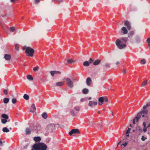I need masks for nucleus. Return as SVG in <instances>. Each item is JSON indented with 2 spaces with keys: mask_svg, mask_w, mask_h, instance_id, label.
<instances>
[{
  "mask_svg": "<svg viewBox=\"0 0 150 150\" xmlns=\"http://www.w3.org/2000/svg\"><path fill=\"white\" fill-rule=\"evenodd\" d=\"M66 81L69 87L70 88L73 87V83L69 78H67L66 79Z\"/></svg>",
  "mask_w": 150,
  "mask_h": 150,
  "instance_id": "nucleus-5",
  "label": "nucleus"
},
{
  "mask_svg": "<svg viewBox=\"0 0 150 150\" xmlns=\"http://www.w3.org/2000/svg\"><path fill=\"white\" fill-rule=\"evenodd\" d=\"M149 106H150V101L149 102L148 104H147L146 105L143 106V108L144 109H145V108H146L147 107H148Z\"/></svg>",
  "mask_w": 150,
  "mask_h": 150,
  "instance_id": "nucleus-40",
  "label": "nucleus"
},
{
  "mask_svg": "<svg viewBox=\"0 0 150 150\" xmlns=\"http://www.w3.org/2000/svg\"><path fill=\"white\" fill-rule=\"evenodd\" d=\"M50 74L52 76H53L54 74H60L61 72L60 71H52L50 72Z\"/></svg>",
  "mask_w": 150,
  "mask_h": 150,
  "instance_id": "nucleus-11",
  "label": "nucleus"
},
{
  "mask_svg": "<svg viewBox=\"0 0 150 150\" xmlns=\"http://www.w3.org/2000/svg\"><path fill=\"white\" fill-rule=\"evenodd\" d=\"M150 127V123L148 125L147 127Z\"/></svg>",
  "mask_w": 150,
  "mask_h": 150,
  "instance_id": "nucleus-64",
  "label": "nucleus"
},
{
  "mask_svg": "<svg viewBox=\"0 0 150 150\" xmlns=\"http://www.w3.org/2000/svg\"><path fill=\"white\" fill-rule=\"evenodd\" d=\"M89 90L87 88L84 89L82 91L83 93L84 94H86L88 92Z\"/></svg>",
  "mask_w": 150,
  "mask_h": 150,
  "instance_id": "nucleus-26",
  "label": "nucleus"
},
{
  "mask_svg": "<svg viewBox=\"0 0 150 150\" xmlns=\"http://www.w3.org/2000/svg\"><path fill=\"white\" fill-rule=\"evenodd\" d=\"M134 34V32L133 31H131L129 32V33H128V37H130L132 36H133Z\"/></svg>",
  "mask_w": 150,
  "mask_h": 150,
  "instance_id": "nucleus-22",
  "label": "nucleus"
},
{
  "mask_svg": "<svg viewBox=\"0 0 150 150\" xmlns=\"http://www.w3.org/2000/svg\"><path fill=\"white\" fill-rule=\"evenodd\" d=\"M80 133L79 130L78 129H73L70 132L69 134L70 136H71L72 134H79Z\"/></svg>",
  "mask_w": 150,
  "mask_h": 150,
  "instance_id": "nucleus-7",
  "label": "nucleus"
},
{
  "mask_svg": "<svg viewBox=\"0 0 150 150\" xmlns=\"http://www.w3.org/2000/svg\"><path fill=\"white\" fill-rule=\"evenodd\" d=\"M12 103L13 104H15L17 102V100L16 98H13L11 100Z\"/></svg>",
  "mask_w": 150,
  "mask_h": 150,
  "instance_id": "nucleus-34",
  "label": "nucleus"
},
{
  "mask_svg": "<svg viewBox=\"0 0 150 150\" xmlns=\"http://www.w3.org/2000/svg\"><path fill=\"white\" fill-rule=\"evenodd\" d=\"M9 29H10V30L11 32H14L16 30V29H15V28L13 27H10Z\"/></svg>",
  "mask_w": 150,
  "mask_h": 150,
  "instance_id": "nucleus-37",
  "label": "nucleus"
},
{
  "mask_svg": "<svg viewBox=\"0 0 150 150\" xmlns=\"http://www.w3.org/2000/svg\"><path fill=\"white\" fill-rule=\"evenodd\" d=\"M116 64L117 65L120 64V62H119L117 61V62H116Z\"/></svg>",
  "mask_w": 150,
  "mask_h": 150,
  "instance_id": "nucleus-57",
  "label": "nucleus"
},
{
  "mask_svg": "<svg viewBox=\"0 0 150 150\" xmlns=\"http://www.w3.org/2000/svg\"><path fill=\"white\" fill-rule=\"evenodd\" d=\"M33 140L35 142H38L41 140V138L40 137H35L33 138Z\"/></svg>",
  "mask_w": 150,
  "mask_h": 150,
  "instance_id": "nucleus-16",
  "label": "nucleus"
},
{
  "mask_svg": "<svg viewBox=\"0 0 150 150\" xmlns=\"http://www.w3.org/2000/svg\"><path fill=\"white\" fill-rule=\"evenodd\" d=\"M110 66V64L109 63H106L105 64V67L106 68H109Z\"/></svg>",
  "mask_w": 150,
  "mask_h": 150,
  "instance_id": "nucleus-38",
  "label": "nucleus"
},
{
  "mask_svg": "<svg viewBox=\"0 0 150 150\" xmlns=\"http://www.w3.org/2000/svg\"><path fill=\"white\" fill-rule=\"evenodd\" d=\"M32 110H30V112H34L36 110V108L35 107V105L34 104H32L31 106Z\"/></svg>",
  "mask_w": 150,
  "mask_h": 150,
  "instance_id": "nucleus-17",
  "label": "nucleus"
},
{
  "mask_svg": "<svg viewBox=\"0 0 150 150\" xmlns=\"http://www.w3.org/2000/svg\"><path fill=\"white\" fill-rule=\"evenodd\" d=\"M1 117L2 118H4V119H8V115L5 114H3Z\"/></svg>",
  "mask_w": 150,
  "mask_h": 150,
  "instance_id": "nucleus-21",
  "label": "nucleus"
},
{
  "mask_svg": "<svg viewBox=\"0 0 150 150\" xmlns=\"http://www.w3.org/2000/svg\"><path fill=\"white\" fill-rule=\"evenodd\" d=\"M146 41L148 44L150 43V38H148L146 40Z\"/></svg>",
  "mask_w": 150,
  "mask_h": 150,
  "instance_id": "nucleus-51",
  "label": "nucleus"
},
{
  "mask_svg": "<svg viewBox=\"0 0 150 150\" xmlns=\"http://www.w3.org/2000/svg\"><path fill=\"white\" fill-rule=\"evenodd\" d=\"M98 100L99 101L98 104L99 105H101L103 104V102L104 100V98L103 97H101L98 98Z\"/></svg>",
  "mask_w": 150,
  "mask_h": 150,
  "instance_id": "nucleus-12",
  "label": "nucleus"
},
{
  "mask_svg": "<svg viewBox=\"0 0 150 150\" xmlns=\"http://www.w3.org/2000/svg\"><path fill=\"white\" fill-rule=\"evenodd\" d=\"M67 62L69 64H72L75 62V61L72 59H68L67 60Z\"/></svg>",
  "mask_w": 150,
  "mask_h": 150,
  "instance_id": "nucleus-28",
  "label": "nucleus"
},
{
  "mask_svg": "<svg viewBox=\"0 0 150 150\" xmlns=\"http://www.w3.org/2000/svg\"><path fill=\"white\" fill-rule=\"evenodd\" d=\"M7 119H3L1 120V122L4 124H6L7 122Z\"/></svg>",
  "mask_w": 150,
  "mask_h": 150,
  "instance_id": "nucleus-35",
  "label": "nucleus"
},
{
  "mask_svg": "<svg viewBox=\"0 0 150 150\" xmlns=\"http://www.w3.org/2000/svg\"><path fill=\"white\" fill-rule=\"evenodd\" d=\"M42 116L44 119H46L47 117V114L46 112L43 113L42 115Z\"/></svg>",
  "mask_w": 150,
  "mask_h": 150,
  "instance_id": "nucleus-31",
  "label": "nucleus"
},
{
  "mask_svg": "<svg viewBox=\"0 0 150 150\" xmlns=\"http://www.w3.org/2000/svg\"><path fill=\"white\" fill-rule=\"evenodd\" d=\"M104 101L105 102H107L108 101V98H107L106 97H105L104 98Z\"/></svg>",
  "mask_w": 150,
  "mask_h": 150,
  "instance_id": "nucleus-48",
  "label": "nucleus"
},
{
  "mask_svg": "<svg viewBox=\"0 0 150 150\" xmlns=\"http://www.w3.org/2000/svg\"><path fill=\"white\" fill-rule=\"evenodd\" d=\"M25 132L26 134H30L31 133L30 129L28 128H27L25 130Z\"/></svg>",
  "mask_w": 150,
  "mask_h": 150,
  "instance_id": "nucleus-23",
  "label": "nucleus"
},
{
  "mask_svg": "<svg viewBox=\"0 0 150 150\" xmlns=\"http://www.w3.org/2000/svg\"><path fill=\"white\" fill-rule=\"evenodd\" d=\"M23 97L24 99L26 100H28L29 98L28 96L26 94H25L24 95Z\"/></svg>",
  "mask_w": 150,
  "mask_h": 150,
  "instance_id": "nucleus-30",
  "label": "nucleus"
},
{
  "mask_svg": "<svg viewBox=\"0 0 150 150\" xmlns=\"http://www.w3.org/2000/svg\"><path fill=\"white\" fill-rule=\"evenodd\" d=\"M17 0H10L11 2L12 3H13L15 1H17Z\"/></svg>",
  "mask_w": 150,
  "mask_h": 150,
  "instance_id": "nucleus-56",
  "label": "nucleus"
},
{
  "mask_svg": "<svg viewBox=\"0 0 150 150\" xmlns=\"http://www.w3.org/2000/svg\"><path fill=\"white\" fill-rule=\"evenodd\" d=\"M91 98H91V97H89V98H88V100H91Z\"/></svg>",
  "mask_w": 150,
  "mask_h": 150,
  "instance_id": "nucleus-62",
  "label": "nucleus"
},
{
  "mask_svg": "<svg viewBox=\"0 0 150 150\" xmlns=\"http://www.w3.org/2000/svg\"><path fill=\"white\" fill-rule=\"evenodd\" d=\"M40 0H35V3H37L40 2Z\"/></svg>",
  "mask_w": 150,
  "mask_h": 150,
  "instance_id": "nucleus-59",
  "label": "nucleus"
},
{
  "mask_svg": "<svg viewBox=\"0 0 150 150\" xmlns=\"http://www.w3.org/2000/svg\"><path fill=\"white\" fill-rule=\"evenodd\" d=\"M2 131L4 132H9V130L6 127H4L2 129Z\"/></svg>",
  "mask_w": 150,
  "mask_h": 150,
  "instance_id": "nucleus-27",
  "label": "nucleus"
},
{
  "mask_svg": "<svg viewBox=\"0 0 150 150\" xmlns=\"http://www.w3.org/2000/svg\"><path fill=\"white\" fill-rule=\"evenodd\" d=\"M87 100V99L86 98H81L80 99V101L81 102H84Z\"/></svg>",
  "mask_w": 150,
  "mask_h": 150,
  "instance_id": "nucleus-39",
  "label": "nucleus"
},
{
  "mask_svg": "<svg viewBox=\"0 0 150 150\" xmlns=\"http://www.w3.org/2000/svg\"><path fill=\"white\" fill-rule=\"evenodd\" d=\"M83 64V66H89V63L88 61L84 62Z\"/></svg>",
  "mask_w": 150,
  "mask_h": 150,
  "instance_id": "nucleus-25",
  "label": "nucleus"
},
{
  "mask_svg": "<svg viewBox=\"0 0 150 150\" xmlns=\"http://www.w3.org/2000/svg\"><path fill=\"white\" fill-rule=\"evenodd\" d=\"M143 125L144 126V127H146V123L145 122H143Z\"/></svg>",
  "mask_w": 150,
  "mask_h": 150,
  "instance_id": "nucleus-54",
  "label": "nucleus"
},
{
  "mask_svg": "<svg viewBox=\"0 0 150 150\" xmlns=\"http://www.w3.org/2000/svg\"><path fill=\"white\" fill-rule=\"evenodd\" d=\"M4 93L5 95H7L8 94V91L6 89H5L4 90Z\"/></svg>",
  "mask_w": 150,
  "mask_h": 150,
  "instance_id": "nucleus-47",
  "label": "nucleus"
},
{
  "mask_svg": "<svg viewBox=\"0 0 150 150\" xmlns=\"http://www.w3.org/2000/svg\"><path fill=\"white\" fill-rule=\"evenodd\" d=\"M127 144V142H125V143H123L121 145L124 146V147H125Z\"/></svg>",
  "mask_w": 150,
  "mask_h": 150,
  "instance_id": "nucleus-50",
  "label": "nucleus"
},
{
  "mask_svg": "<svg viewBox=\"0 0 150 150\" xmlns=\"http://www.w3.org/2000/svg\"><path fill=\"white\" fill-rule=\"evenodd\" d=\"M63 82H59L57 83H56V85L57 86H62L63 85Z\"/></svg>",
  "mask_w": 150,
  "mask_h": 150,
  "instance_id": "nucleus-24",
  "label": "nucleus"
},
{
  "mask_svg": "<svg viewBox=\"0 0 150 150\" xmlns=\"http://www.w3.org/2000/svg\"><path fill=\"white\" fill-rule=\"evenodd\" d=\"M6 16V14H4V15L2 16V17H4Z\"/></svg>",
  "mask_w": 150,
  "mask_h": 150,
  "instance_id": "nucleus-60",
  "label": "nucleus"
},
{
  "mask_svg": "<svg viewBox=\"0 0 150 150\" xmlns=\"http://www.w3.org/2000/svg\"><path fill=\"white\" fill-rule=\"evenodd\" d=\"M4 145L3 142L1 141V139H0V146H2Z\"/></svg>",
  "mask_w": 150,
  "mask_h": 150,
  "instance_id": "nucleus-49",
  "label": "nucleus"
},
{
  "mask_svg": "<svg viewBox=\"0 0 150 150\" xmlns=\"http://www.w3.org/2000/svg\"><path fill=\"white\" fill-rule=\"evenodd\" d=\"M27 79L29 80H32L33 79V78L31 75H29L27 76Z\"/></svg>",
  "mask_w": 150,
  "mask_h": 150,
  "instance_id": "nucleus-29",
  "label": "nucleus"
},
{
  "mask_svg": "<svg viewBox=\"0 0 150 150\" xmlns=\"http://www.w3.org/2000/svg\"><path fill=\"white\" fill-rule=\"evenodd\" d=\"M124 25L125 27H126L127 29L130 30L131 29V25L130 23L127 21H125L124 22Z\"/></svg>",
  "mask_w": 150,
  "mask_h": 150,
  "instance_id": "nucleus-8",
  "label": "nucleus"
},
{
  "mask_svg": "<svg viewBox=\"0 0 150 150\" xmlns=\"http://www.w3.org/2000/svg\"><path fill=\"white\" fill-rule=\"evenodd\" d=\"M39 130V127L37 126H34L31 129L32 131H33L34 132L37 133Z\"/></svg>",
  "mask_w": 150,
  "mask_h": 150,
  "instance_id": "nucleus-13",
  "label": "nucleus"
},
{
  "mask_svg": "<svg viewBox=\"0 0 150 150\" xmlns=\"http://www.w3.org/2000/svg\"><path fill=\"white\" fill-rule=\"evenodd\" d=\"M89 61H90L89 63H92V62H93V59L92 58H90V59Z\"/></svg>",
  "mask_w": 150,
  "mask_h": 150,
  "instance_id": "nucleus-53",
  "label": "nucleus"
},
{
  "mask_svg": "<svg viewBox=\"0 0 150 150\" xmlns=\"http://www.w3.org/2000/svg\"><path fill=\"white\" fill-rule=\"evenodd\" d=\"M4 58L6 60H9L11 58V55L10 54H5L4 56Z\"/></svg>",
  "mask_w": 150,
  "mask_h": 150,
  "instance_id": "nucleus-14",
  "label": "nucleus"
},
{
  "mask_svg": "<svg viewBox=\"0 0 150 150\" xmlns=\"http://www.w3.org/2000/svg\"><path fill=\"white\" fill-rule=\"evenodd\" d=\"M131 129L130 128H129L128 129V130H127V131H126V132L125 133V134H128L130 133V131L131 130Z\"/></svg>",
  "mask_w": 150,
  "mask_h": 150,
  "instance_id": "nucleus-43",
  "label": "nucleus"
},
{
  "mask_svg": "<svg viewBox=\"0 0 150 150\" xmlns=\"http://www.w3.org/2000/svg\"><path fill=\"white\" fill-rule=\"evenodd\" d=\"M143 130L144 132H146L147 130V128L146 127H144L143 129Z\"/></svg>",
  "mask_w": 150,
  "mask_h": 150,
  "instance_id": "nucleus-52",
  "label": "nucleus"
},
{
  "mask_svg": "<svg viewBox=\"0 0 150 150\" xmlns=\"http://www.w3.org/2000/svg\"><path fill=\"white\" fill-rule=\"evenodd\" d=\"M38 69L39 68L38 67H36L33 69V70L35 71H36L38 70Z\"/></svg>",
  "mask_w": 150,
  "mask_h": 150,
  "instance_id": "nucleus-46",
  "label": "nucleus"
},
{
  "mask_svg": "<svg viewBox=\"0 0 150 150\" xmlns=\"http://www.w3.org/2000/svg\"><path fill=\"white\" fill-rule=\"evenodd\" d=\"M91 79L90 77H88L86 79V83L88 86H90L91 85Z\"/></svg>",
  "mask_w": 150,
  "mask_h": 150,
  "instance_id": "nucleus-15",
  "label": "nucleus"
},
{
  "mask_svg": "<svg viewBox=\"0 0 150 150\" xmlns=\"http://www.w3.org/2000/svg\"><path fill=\"white\" fill-rule=\"evenodd\" d=\"M71 115H75V113L74 111V110H71Z\"/></svg>",
  "mask_w": 150,
  "mask_h": 150,
  "instance_id": "nucleus-42",
  "label": "nucleus"
},
{
  "mask_svg": "<svg viewBox=\"0 0 150 150\" xmlns=\"http://www.w3.org/2000/svg\"><path fill=\"white\" fill-rule=\"evenodd\" d=\"M137 129L138 130L139 132L142 131V129L139 126L137 127Z\"/></svg>",
  "mask_w": 150,
  "mask_h": 150,
  "instance_id": "nucleus-44",
  "label": "nucleus"
},
{
  "mask_svg": "<svg viewBox=\"0 0 150 150\" xmlns=\"http://www.w3.org/2000/svg\"><path fill=\"white\" fill-rule=\"evenodd\" d=\"M9 101V99L8 98H5L3 99V102L5 104H7Z\"/></svg>",
  "mask_w": 150,
  "mask_h": 150,
  "instance_id": "nucleus-20",
  "label": "nucleus"
},
{
  "mask_svg": "<svg viewBox=\"0 0 150 150\" xmlns=\"http://www.w3.org/2000/svg\"><path fill=\"white\" fill-rule=\"evenodd\" d=\"M121 143V141H120L118 143V144H117V145L116 146V148L118 146V145Z\"/></svg>",
  "mask_w": 150,
  "mask_h": 150,
  "instance_id": "nucleus-61",
  "label": "nucleus"
},
{
  "mask_svg": "<svg viewBox=\"0 0 150 150\" xmlns=\"http://www.w3.org/2000/svg\"><path fill=\"white\" fill-rule=\"evenodd\" d=\"M23 50H25V52L26 53L27 56L31 57L33 56L35 50L33 48L25 46L23 47Z\"/></svg>",
  "mask_w": 150,
  "mask_h": 150,
  "instance_id": "nucleus-3",
  "label": "nucleus"
},
{
  "mask_svg": "<svg viewBox=\"0 0 150 150\" xmlns=\"http://www.w3.org/2000/svg\"><path fill=\"white\" fill-rule=\"evenodd\" d=\"M146 60L144 59H142L140 61V63L141 64H144L146 63Z\"/></svg>",
  "mask_w": 150,
  "mask_h": 150,
  "instance_id": "nucleus-33",
  "label": "nucleus"
},
{
  "mask_svg": "<svg viewBox=\"0 0 150 150\" xmlns=\"http://www.w3.org/2000/svg\"><path fill=\"white\" fill-rule=\"evenodd\" d=\"M136 121V122H137L136 121V120L135 119V118L133 120V123L134 124H135V121Z\"/></svg>",
  "mask_w": 150,
  "mask_h": 150,
  "instance_id": "nucleus-55",
  "label": "nucleus"
},
{
  "mask_svg": "<svg viewBox=\"0 0 150 150\" xmlns=\"http://www.w3.org/2000/svg\"><path fill=\"white\" fill-rule=\"evenodd\" d=\"M54 125L53 124H50L46 127V129L47 130L52 132L54 129Z\"/></svg>",
  "mask_w": 150,
  "mask_h": 150,
  "instance_id": "nucleus-6",
  "label": "nucleus"
},
{
  "mask_svg": "<svg viewBox=\"0 0 150 150\" xmlns=\"http://www.w3.org/2000/svg\"><path fill=\"white\" fill-rule=\"evenodd\" d=\"M127 40V37H122L117 39L115 41L117 47L120 50L125 49L126 46Z\"/></svg>",
  "mask_w": 150,
  "mask_h": 150,
  "instance_id": "nucleus-1",
  "label": "nucleus"
},
{
  "mask_svg": "<svg viewBox=\"0 0 150 150\" xmlns=\"http://www.w3.org/2000/svg\"><path fill=\"white\" fill-rule=\"evenodd\" d=\"M147 139L146 137H145L144 136H142V137L141 140L143 141H144Z\"/></svg>",
  "mask_w": 150,
  "mask_h": 150,
  "instance_id": "nucleus-41",
  "label": "nucleus"
},
{
  "mask_svg": "<svg viewBox=\"0 0 150 150\" xmlns=\"http://www.w3.org/2000/svg\"><path fill=\"white\" fill-rule=\"evenodd\" d=\"M97 102L95 101H90L88 103V105L90 107H93V105H96L97 104Z\"/></svg>",
  "mask_w": 150,
  "mask_h": 150,
  "instance_id": "nucleus-10",
  "label": "nucleus"
},
{
  "mask_svg": "<svg viewBox=\"0 0 150 150\" xmlns=\"http://www.w3.org/2000/svg\"><path fill=\"white\" fill-rule=\"evenodd\" d=\"M128 29L125 27L123 26L121 28V32L124 35H125L128 33Z\"/></svg>",
  "mask_w": 150,
  "mask_h": 150,
  "instance_id": "nucleus-9",
  "label": "nucleus"
},
{
  "mask_svg": "<svg viewBox=\"0 0 150 150\" xmlns=\"http://www.w3.org/2000/svg\"><path fill=\"white\" fill-rule=\"evenodd\" d=\"M101 62L100 60H97L95 61L93 63V64L94 65H97L99 64Z\"/></svg>",
  "mask_w": 150,
  "mask_h": 150,
  "instance_id": "nucleus-19",
  "label": "nucleus"
},
{
  "mask_svg": "<svg viewBox=\"0 0 150 150\" xmlns=\"http://www.w3.org/2000/svg\"><path fill=\"white\" fill-rule=\"evenodd\" d=\"M127 71L126 70H124L123 71V72L124 73H125Z\"/></svg>",
  "mask_w": 150,
  "mask_h": 150,
  "instance_id": "nucleus-58",
  "label": "nucleus"
},
{
  "mask_svg": "<svg viewBox=\"0 0 150 150\" xmlns=\"http://www.w3.org/2000/svg\"><path fill=\"white\" fill-rule=\"evenodd\" d=\"M74 109L77 111H79L80 110V108L79 107H76L74 108Z\"/></svg>",
  "mask_w": 150,
  "mask_h": 150,
  "instance_id": "nucleus-45",
  "label": "nucleus"
},
{
  "mask_svg": "<svg viewBox=\"0 0 150 150\" xmlns=\"http://www.w3.org/2000/svg\"><path fill=\"white\" fill-rule=\"evenodd\" d=\"M147 110H144L143 111L139 112L137 114V116L135 117V119L136 120L137 122H138V121L141 116H142V117H147V116L145 115H146L147 113Z\"/></svg>",
  "mask_w": 150,
  "mask_h": 150,
  "instance_id": "nucleus-4",
  "label": "nucleus"
},
{
  "mask_svg": "<svg viewBox=\"0 0 150 150\" xmlns=\"http://www.w3.org/2000/svg\"><path fill=\"white\" fill-rule=\"evenodd\" d=\"M148 83V81L146 80L143 82L142 84V87H144Z\"/></svg>",
  "mask_w": 150,
  "mask_h": 150,
  "instance_id": "nucleus-32",
  "label": "nucleus"
},
{
  "mask_svg": "<svg viewBox=\"0 0 150 150\" xmlns=\"http://www.w3.org/2000/svg\"><path fill=\"white\" fill-rule=\"evenodd\" d=\"M148 46L149 47H150V43L148 44Z\"/></svg>",
  "mask_w": 150,
  "mask_h": 150,
  "instance_id": "nucleus-63",
  "label": "nucleus"
},
{
  "mask_svg": "<svg viewBox=\"0 0 150 150\" xmlns=\"http://www.w3.org/2000/svg\"><path fill=\"white\" fill-rule=\"evenodd\" d=\"M47 146L43 143H39L35 144L32 146L31 150H46Z\"/></svg>",
  "mask_w": 150,
  "mask_h": 150,
  "instance_id": "nucleus-2",
  "label": "nucleus"
},
{
  "mask_svg": "<svg viewBox=\"0 0 150 150\" xmlns=\"http://www.w3.org/2000/svg\"><path fill=\"white\" fill-rule=\"evenodd\" d=\"M15 50L17 51H18L19 49V47L18 45L17 44H16L15 45Z\"/></svg>",
  "mask_w": 150,
  "mask_h": 150,
  "instance_id": "nucleus-36",
  "label": "nucleus"
},
{
  "mask_svg": "<svg viewBox=\"0 0 150 150\" xmlns=\"http://www.w3.org/2000/svg\"><path fill=\"white\" fill-rule=\"evenodd\" d=\"M135 41L137 43H139L141 42V39L139 37L136 36L135 38Z\"/></svg>",
  "mask_w": 150,
  "mask_h": 150,
  "instance_id": "nucleus-18",
  "label": "nucleus"
}]
</instances>
